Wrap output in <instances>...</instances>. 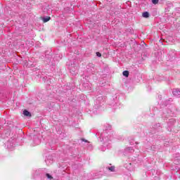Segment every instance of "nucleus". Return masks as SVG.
Returning a JSON list of instances; mask_svg holds the SVG:
<instances>
[{
	"instance_id": "6",
	"label": "nucleus",
	"mask_w": 180,
	"mask_h": 180,
	"mask_svg": "<svg viewBox=\"0 0 180 180\" xmlns=\"http://www.w3.org/2000/svg\"><path fill=\"white\" fill-rule=\"evenodd\" d=\"M152 4L157 5V4H158V0H152Z\"/></svg>"
},
{
	"instance_id": "3",
	"label": "nucleus",
	"mask_w": 180,
	"mask_h": 180,
	"mask_svg": "<svg viewBox=\"0 0 180 180\" xmlns=\"http://www.w3.org/2000/svg\"><path fill=\"white\" fill-rule=\"evenodd\" d=\"M42 20H43L44 23H46V22H49V20H50V17L43 18Z\"/></svg>"
},
{
	"instance_id": "7",
	"label": "nucleus",
	"mask_w": 180,
	"mask_h": 180,
	"mask_svg": "<svg viewBox=\"0 0 180 180\" xmlns=\"http://www.w3.org/2000/svg\"><path fill=\"white\" fill-rule=\"evenodd\" d=\"M108 169L110 171H111L112 172H113V171H115V167H110L108 168Z\"/></svg>"
},
{
	"instance_id": "4",
	"label": "nucleus",
	"mask_w": 180,
	"mask_h": 180,
	"mask_svg": "<svg viewBox=\"0 0 180 180\" xmlns=\"http://www.w3.org/2000/svg\"><path fill=\"white\" fill-rule=\"evenodd\" d=\"M143 18H149L150 14L148 13V12H145L142 14Z\"/></svg>"
},
{
	"instance_id": "9",
	"label": "nucleus",
	"mask_w": 180,
	"mask_h": 180,
	"mask_svg": "<svg viewBox=\"0 0 180 180\" xmlns=\"http://www.w3.org/2000/svg\"><path fill=\"white\" fill-rule=\"evenodd\" d=\"M46 176H47V178L49 179H51L53 177L51 176V175H49V174H46Z\"/></svg>"
},
{
	"instance_id": "5",
	"label": "nucleus",
	"mask_w": 180,
	"mask_h": 180,
	"mask_svg": "<svg viewBox=\"0 0 180 180\" xmlns=\"http://www.w3.org/2000/svg\"><path fill=\"white\" fill-rule=\"evenodd\" d=\"M122 75H124V77H126V78H127V77H129V71L125 70L122 72Z\"/></svg>"
},
{
	"instance_id": "1",
	"label": "nucleus",
	"mask_w": 180,
	"mask_h": 180,
	"mask_svg": "<svg viewBox=\"0 0 180 180\" xmlns=\"http://www.w3.org/2000/svg\"><path fill=\"white\" fill-rule=\"evenodd\" d=\"M22 115H24V116H27L28 117H30V116H32V114L30 113V112L27 111V110H25L23 111Z\"/></svg>"
},
{
	"instance_id": "8",
	"label": "nucleus",
	"mask_w": 180,
	"mask_h": 180,
	"mask_svg": "<svg viewBox=\"0 0 180 180\" xmlns=\"http://www.w3.org/2000/svg\"><path fill=\"white\" fill-rule=\"evenodd\" d=\"M96 56H97V57H102V54L99 52L96 53Z\"/></svg>"
},
{
	"instance_id": "2",
	"label": "nucleus",
	"mask_w": 180,
	"mask_h": 180,
	"mask_svg": "<svg viewBox=\"0 0 180 180\" xmlns=\"http://www.w3.org/2000/svg\"><path fill=\"white\" fill-rule=\"evenodd\" d=\"M179 94H180L179 89L173 90V95H174L175 96H179Z\"/></svg>"
}]
</instances>
